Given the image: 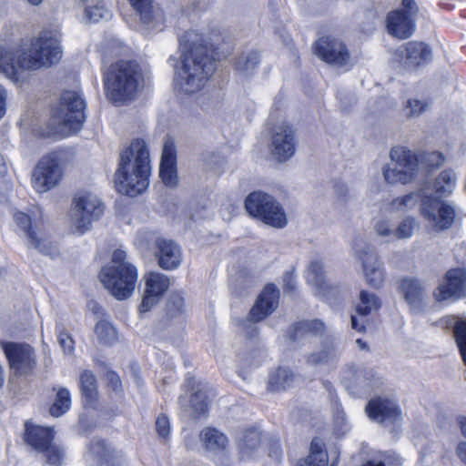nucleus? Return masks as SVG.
Returning a JSON list of instances; mask_svg holds the SVG:
<instances>
[{
    "mask_svg": "<svg viewBox=\"0 0 466 466\" xmlns=\"http://www.w3.org/2000/svg\"><path fill=\"white\" fill-rule=\"evenodd\" d=\"M435 301L440 306L448 305L460 299V293H434Z\"/></svg>",
    "mask_w": 466,
    "mask_h": 466,
    "instance_id": "4d7b16f0",
    "label": "nucleus"
},
{
    "mask_svg": "<svg viewBox=\"0 0 466 466\" xmlns=\"http://www.w3.org/2000/svg\"><path fill=\"white\" fill-rule=\"evenodd\" d=\"M197 36L194 31L187 32L184 35V41L188 43L189 48L183 56L174 81L175 89L187 95L201 90L216 70L211 49L198 43Z\"/></svg>",
    "mask_w": 466,
    "mask_h": 466,
    "instance_id": "f257e3e1",
    "label": "nucleus"
},
{
    "mask_svg": "<svg viewBox=\"0 0 466 466\" xmlns=\"http://www.w3.org/2000/svg\"><path fill=\"white\" fill-rule=\"evenodd\" d=\"M157 248V256L158 265L164 269H174L181 263V251L179 247L172 240L157 238L156 241Z\"/></svg>",
    "mask_w": 466,
    "mask_h": 466,
    "instance_id": "6ab92c4d",
    "label": "nucleus"
},
{
    "mask_svg": "<svg viewBox=\"0 0 466 466\" xmlns=\"http://www.w3.org/2000/svg\"><path fill=\"white\" fill-rule=\"evenodd\" d=\"M5 100H6V91L0 85V118L5 115Z\"/></svg>",
    "mask_w": 466,
    "mask_h": 466,
    "instance_id": "0e129e2a",
    "label": "nucleus"
},
{
    "mask_svg": "<svg viewBox=\"0 0 466 466\" xmlns=\"http://www.w3.org/2000/svg\"><path fill=\"white\" fill-rule=\"evenodd\" d=\"M260 62L259 54L257 51H251L241 55L236 61V69L244 75L251 74Z\"/></svg>",
    "mask_w": 466,
    "mask_h": 466,
    "instance_id": "c9c22d12",
    "label": "nucleus"
},
{
    "mask_svg": "<svg viewBox=\"0 0 466 466\" xmlns=\"http://www.w3.org/2000/svg\"><path fill=\"white\" fill-rule=\"evenodd\" d=\"M366 413L370 419L377 422H394L400 418L398 405L387 399H372L366 406Z\"/></svg>",
    "mask_w": 466,
    "mask_h": 466,
    "instance_id": "f3484780",
    "label": "nucleus"
},
{
    "mask_svg": "<svg viewBox=\"0 0 466 466\" xmlns=\"http://www.w3.org/2000/svg\"><path fill=\"white\" fill-rule=\"evenodd\" d=\"M151 167L149 151L142 139H135L121 153L115 174L116 190L129 197L142 194L149 185Z\"/></svg>",
    "mask_w": 466,
    "mask_h": 466,
    "instance_id": "f03ea898",
    "label": "nucleus"
},
{
    "mask_svg": "<svg viewBox=\"0 0 466 466\" xmlns=\"http://www.w3.org/2000/svg\"><path fill=\"white\" fill-rule=\"evenodd\" d=\"M414 19L403 11L392 12L387 17L388 32L397 38L410 37L414 31Z\"/></svg>",
    "mask_w": 466,
    "mask_h": 466,
    "instance_id": "412c9836",
    "label": "nucleus"
},
{
    "mask_svg": "<svg viewBox=\"0 0 466 466\" xmlns=\"http://www.w3.org/2000/svg\"><path fill=\"white\" fill-rule=\"evenodd\" d=\"M60 160L57 153H50L37 163L32 177L33 187L37 192H46L60 182L62 178Z\"/></svg>",
    "mask_w": 466,
    "mask_h": 466,
    "instance_id": "9d476101",
    "label": "nucleus"
},
{
    "mask_svg": "<svg viewBox=\"0 0 466 466\" xmlns=\"http://www.w3.org/2000/svg\"><path fill=\"white\" fill-rule=\"evenodd\" d=\"M421 213L436 230H444L451 228L456 216L452 206L431 197H425L422 199Z\"/></svg>",
    "mask_w": 466,
    "mask_h": 466,
    "instance_id": "f8f14e48",
    "label": "nucleus"
},
{
    "mask_svg": "<svg viewBox=\"0 0 466 466\" xmlns=\"http://www.w3.org/2000/svg\"><path fill=\"white\" fill-rule=\"evenodd\" d=\"M295 329V337L300 336L303 333H312L314 335H320L325 330V325L322 321L319 319H313V320H303L300 322H298L294 326ZM296 338H294L295 339Z\"/></svg>",
    "mask_w": 466,
    "mask_h": 466,
    "instance_id": "37998d69",
    "label": "nucleus"
},
{
    "mask_svg": "<svg viewBox=\"0 0 466 466\" xmlns=\"http://www.w3.org/2000/svg\"><path fill=\"white\" fill-rule=\"evenodd\" d=\"M248 213L265 224L282 228L287 223V216L281 205L270 195L262 191L250 193L245 200Z\"/></svg>",
    "mask_w": 466,
    "mask_h": 466,
    "instance_id": "6e6552de",
    "label": "nucleus"
},
{
    "mask_svg": "<svg viewBox=\"0 0 466 466\" xmlns=\"http://www.w3.org/2000/svg\"><path fill=\"white\" fill-rule=\"evenodd\" d=\"M199 441L209 451H225L228 446L227 436L216 428L206 427L199 433Z\"/></svg>",
    "mask_w": 466,
    "mask_h": 466,
    "instance_id": "b1692460",
    "label": "nucleus"
},
{
    "mask_svg": "<svg viewBox=\"0 0 466 466\" xmlns=\"http://www.w3.org/2000/svg\"><path fill=\"white\" fill-rule=\"evenodd\" d=\"M162 293H146L139 306V312L146 313L152 309L160 301Z\"/></svg>",
    "mask_w": 466,
    "mask_h": 466,
    "instance_id": "864d4df0",
    "label": "nucleus"
},
{
    "mask_svg": "<svg viewBox=\"0 0 466 466\" xmlns=\"http://www.w3.org/2000/svg\"><path fill=\"white\" fill-rule=\"evenodd\" d=\"M348 375L345 377L352 385L360 388H370L372 386L370 371L363 369L350 368L347 371Z\"/></svg>",
    "mask_w": 466,
    "mask_h": 466,
    "instance_id": "ea45409f",
    "label": "nucleus"
},
{
    "mask_svg": "<svg viewBox=\"0 0 466 466\" xmlns=\"http://www.w3.org/2000/svg\"><path fill=\"white\" fill-rule=\"evenodd\" d=\"M313 49L316 56L333 66L342 67L350 65V52L345 44L339 39L321 37L315 43Z\"/></svg>",
    "mask_w": 466,
    "mask_h": 466,
    "instance_id": "ddd939ff",
    "label": "nucleus"
},
{
    "mask_svg": "<svg viewBox=\"0 0 466 466\" xmlns=\"http://www.w3.org/2000/svg\"><path fill=\"white\" fill-rule=\"evenodd\" d=\"M127 253L116 249L112 254L113 265L102 268L99 279L109 291H134L137 287V271L134 265L126 261Z\"/></svg>",
    "mask_w": 466,
    "mask_h": 466,
    "instance_id": "423d86ee",
    "label": "nucleus"
},
{
    "mask_svg": "<svg viewBox=\"0 0 466 466\" xmlns=\"http://www.w3.org/2000/svg\"><path fill=\"white\" fill-rule=\"evenodd\" d=\"M456 453L460 460L466 464V442H461L458 444Z\"/></svg>",
    "mask_w": 466,
    "mask_h": 466,
    "instance_id": "69168bd1",
    "label": "nucleus"
},
{
    "mask_svg": "<svg viewBox=\"0 0 466 466\" xmlns=\"http://www.w3.org/2000/svg\"><path fill=\"white\" fill-rule=\"evenodd\" d=\"M107 100L118 106L133 102L144 87V74L134 60H118L110 65L103 76Z\"/></svg>",
    "mask_w": 466,
    "mask_h": 466,
    "instance_id": "7ed1b4c3",
    "label": "nucleus"
},
{
    "mask_svg": "<svg viewBox=\"0 0 466 466\" xmlns=\"http://www.w3.org/2000/svg\"><path fill=\"white\" fill-rule=\"evenodd\" d=\"M398 289L401 291H420L428 289V287L417 278L405 277L399 280Z\"/></svg>",
    "mask_w": 466,
    "mask_h": 466,
    "instance_id": "de8ad7c7",
    "label": "nucleus"
},
{
    "mask_svg": "<svg viewBox=\"0 0 466 466\" xmlns=\"http://www.w3.org/2000/svg\"><path fill=\"white\" fill-rule=\"evenodd\" d=\"M379 307L380 301L374 293H360L356 311L360 316H367L372 310L378 309Z\"/></svg>",
    "mask_w": 466,
    "mask_h": 466,
    "instance_id": "79ce46f5",
    "label": "nucleus"
},
{
    "mask_svg": "<svg viewBox=\"0 0 466 466\" xmlns=\"http://www.w3.org/2000/svg\"><path fill=\"white\" fill-rule=\"evenodd\" d=\"M356 256L362 266L366 282L373 289H380L384 282V269L377 252L369 245L357 249Z\"/></svg>",
    "mask_w": 466,
    "mask_h": 466,
    "instance_id": "4468645a",
    "label": "nucleus"
},
{
    "mask_svg": "<svg viewBox=\"0 0 466 466\" xmlns=\"http://www.w3.org/2000/svg\"><path fill=\"white\" fill-rule=\"evenodd\" d=\"M95 332L101 343L112 346L117 341V332L111 323L101 320L98 321L95 328Z\"/></svg>",
    "mask_w": 466,
    "mask_h": 466,
    "instance_id": "f704fd0d",
    "label": "nucleus"
},
{
    "mask_svg": "<svg viewBox=\"0 0 466 466\" xmlns=\"http://www.w3.org/2000/svg\"><path fill=\"white\" fill-rule=\"evenodd\" d=\"M1 347L15 376H27L36 366L34 350L27 344L1 342Z\"/></svg>",
    "mask_w": 466,
    "mask_h": 466,
    "instance_id": "9b49d317",
    "label": "nucleus"
},
{
    "mask_svg": "<svg viewBox=\"0 0 466 466\" xmlns=\"http://www.w3.org/2000/svg\"><path fill=\"white\" fill-rule=\"evenodd\" d=\"M41 452H45V456L47 461L52 465H60L64 457L63 451L56 447L52 446L51 443L47 445L44 451Z\"/></svg>",
    "mask_w": 466,
    "mask_h": 466,
    "instance_id": "3c124183",
    "label": "nucleus"
},
{
    "mask_svg": "<svg viewBox=\"0 0 466 466\" xmlns=\"http://www.w3.org/2000/svg\"><path fill=\"white\" fill-rule=\"evenodd\" d=\"M402 7L401 11L413 19L415 18L419 9L414 0H402Z\"/></svg>",
    "mask_w": 466,
    "mask_h": 466,
    "instance_id": "bf43d9fd",
    "label": "nucleus"
},
{
    "mask_svg": "<svg viewBox=\"0 0 466 466\" xmlns=\"http://www.w3.org/2000/svg\"><path fill=\"white\" fill-rule=\"evenodd\" d=\"M89 451L98 457V466H119V460L106 448L104 441H93Z\"/></svg>",
    "mask_w": 466,
    "mask_h": 466,
    "instance_id": "c85d7f7f",
    "label": "nucleus"
},
{
    "mask_svg": "<svg viewBox=\"0 0 466 466\" xmlns=\"http://www.w3.org/2000/svg\"><path fill=\"white\" fill-rule=\"evenodd\" d=\"M53 436V431L50 428L33 425L30 422L25 423V440L39 451H44L51 443Z\"/></svg>",
    "mask_w": 466,
    "mask_h": 466,
    "instance_id": "5701e85b",
    "label": "nucleus"
},
{
    "mask_svg": "<svg viewBox=\"0 0 466 466\" xmlns=\"http://www.w3.org/2000/svg\"><path fill=\"white\" fill-rule=\"evenodd\" d=\"M398 54L410 67L419 66L432 59L431 47L422 42H408L398 49Z\"/></svg>",
    "mask_w": 466,
    "mask_h": 466,
    "instance_id": "a211bd4d",
    "label": "nucleus"
},
{
    "mask_svg": "<svg viewBox=\"0 0 466 466\" xmlns=\"http://www.w3.org/2000/svg\"><path fill=\"white\" fill-rule=\"evenodd\" d=\"M334 427L337 434L339 436L344 435L348 431L349 425L347 423L344 412L339 411L336 414L334 420Z\"/></svg>",
    "mask_w": 466,
    "mask_h": 466,
    "instance_id": "6e6d98bb",
    "label": "nucleus"
},
{
    "mask_svg": "<svg viewBox=\"0 0 466 466\" xmlns=\"http://www.w3.org/2000/svg\"><path fill=\"white\" fill-rule=\"evenodd\" d=\"M271 153L279 161H285L295 153L296 141L293 128L282 123L273 129L271 137Z\"/></svg>",
    "mask_w": 466,
    "mask_h": 466,
    "instance_id": "2eb2a0df",
    "label": "nucleus"
},
{
    "mask_svg": "<svg viewBox=\"0 0 466 466\" xmlns=\"http://www.w3.org/2000/svg\"><path fill=\"white\" fill-rule=\"evenodd\" d=\"M414 204V196L412 194L398 198L393 201L397 208H408Z\"/></svg>",
    "mask_w": 466,
    "mask_h": 466,
    "instance_id": "680f3d73",
    "label": "nucleus"
},
{
    "mask_svg": "<svg viewBox=\"0 0 466 466\" xmlns=\"http://www.w3.org/2000/svg\"><path fill=\"white\" fill-rule=\"evenodd\" d=\"M86 102L76 91H66L59 106L53 111L43 137L67 136L78 130L85 120Z\"/></svg>",
    "mask_w": 466,
    "mask_h": 466,
    "instance_id": "20e7f679",
    "label": "nucleus"
},
{
    "mask_svg": "<svg viewBox=\"0 0 466 466\" xmlns=\"http://www.w3.org/2000/svg\"><path fill=\"white\" fill-rule=\"evenodd\" d=\"M390 163L382 168L388 184H408L413 181L419 170V158L412 151L398 147L390 153Z\"/></svg>",
    "mask_w": 466,
    "mask_h": 466,
    "instance_id": "0eeeda50",
    "label": "nucleus"
},
{
    "mask_svg": "<svg viewBox=\"0 0 466 466\" xmlns=\"http://www.w3.org/2000/svg\"><path fill=\"white\" fill-rule=\"evenodd\" d=\"M278 305V293H260L250 309V319L253 322L264 319L277 309Z\"/></svg>",
    "mask_w": 466,
    "mask_h": 466,
    "instance_id": "4be33fe9",
    "label": "nucleus"
},
{
    "mask_svg": "<svg viewBox=\"0 0 466 466\" xmlns=\"http://www.w3.org/2000/svg\"><path fill=\"white\" fill-rule=\"evenodd\" d=\"M428 104L418 99H410L406 105V116L416 117L426 111Z\"/></svg>",
    "mask_w": 466,
    "mask_h": 466,
    "instance_id": "09e8293b",
    "label": "nucleus"
},
{
    "mask_svg": "<svg viewBox=\"0 0 466 466\" xmlns=\"http://www.w3.org/2000/svg\"><path fill=\"white\" fill-rule=\"evenodd\" d=\"M445 279L447 281V289L442 287L438 288V291H462L466 289V268H452L450 269Z\"/></svg>",
    "mask_w": 466,
    "mask_h": 466,
    "instance_id": "c756f323",
    "label": "nucleus"
},
{
    "mask_svg": "<svg viewBox=\"0 0 466 466\" xmlns=\"http://www.w3.org/2000/svg\"><path fill=\"white\" fill-rule=\"evenodd\" d=\"M307 281L316 289H321L324 288V266L320 259H313L310 261L306 270Z\"/></svg>",
    "mask_w": 466,
    "mask_h": 466,
    "instance_id": "7c9ffc66",
    "label": "nucleus"
},
{
    "mask_svg": "<svg viewBox=\"0 0 466 466\" xmlns=\"http://www.w3.org/2000/svg\"><path fill=\"white\" fill-rule=\"evenodd\" d=\"M71 405L70 393L66 389H60L56 393L55 402L50 407V413L54 417L64 414Z\"/></svg>",
    "mask_w": 466,
    "mask_h": 466,
    "instance_id": "a19ab883",
    "label": "nucleus"
},
{
    "mask_svg": "<svg viewBox=\"0 0 466 466\" xmlns=\"http://www.w3.org/2000/svg\"><path fill=\"white\" fill-rule=\"evenodd\" d=\"M456 175L451 169L443 170L436 177L433 189L439 197L447 196L452 192L456 185Z\"/></svg>",
    "mask_w": 466,
    "mask_h": 466,
    "instance_id": "cd10ccee",
    "label": "nucleus"
},
{
    "mask_svg": "<svg viewBox=\"0 0 466 466\" xmlns=\"http://www.w3.org/2000/svg\"><path fill=\"white\" fill-rule=\"evenodd\" d=\"M146 289L144 291H167L170 287L167 276L158 272H149L144 277Z\"/></svg>",
    "mask_w": 466,
    "mask_h": 466,
    "instance_id": "473e14b6",
    "label": "nucleus"
},
{
    "mask_svg": "<svg viewBox=\"0 0 466 466\" xmlns=\"http://www.w3.org/2000/svg\"><path fill=\"white\" fill-rule=\"evenodd\" d=\"M329 456L320 439L315 438L310 443V453L299 466H328Z\"/></svg>",
    "mask_w": 466,
    "mask_h": 466,
    "instance_id": "bb28decb",
    "label": "nucleus"
},
{
    "mask_svg": "<svg viewBox=\"0 0 466 466\" xmlns=\"http://www.w3.org/2000/svg\"><path fill=\"white\" fill-rule=\"evenodd\" d=\"M374 230L380 237L388 238L389 241L394 240V229L391 228L388 219H380L374 226Z\"/></svg>",
    "mask_w": 466,
    "mask_h": 466,
    "instance_id": "603ef678",
    "label": "nucleus"
},
{
    "mask_svg": "<svg viewBox=\"0 0 466 466\" xmlns=\"http://www.w3.org/2000/svg\"><path fill=\"white\" fill-rule=\"evenodd\" d=\"M14 220L16 226L24 233L28 244L35 248H41V238L36 231L35 225L33 224L31 218L23 212L14 214Z\"/></svg>",
    "mask_w": 466,
    "mask_h": 466,
    "instance_id": "393cba45",
    "label": "nucleus"
},
{
    "mask_svg": "<svg viewBox=\"0 0 466 466\" xmlns=\"http://www.w3.org/2000/svg\"><path fill=\"white\" fill-rule=\"evenodd\" d=\"M62 58L60 40L56 34L43 32L28 50L19 54L16 64L24 69L37 70L58 63Z\"/></svg>",
    "mask_w": 466,
    "mask_h": 466,
    "instance_id": "39448f33",
    "label": "nucleus"
},
{
    "mask_svg": "<svg viewBox=\"0 0 466 466\" xmlns=\"http://www.w3.org/2000/svg\"><path fill=\"white\" fill-rule=\"evenodd\" d=\"M180 403L185 409L188 408L192 410L190 416H192L194 419H198L201 415H205L208 410L206 396L201 391H197L194 394L190 400L189 405H187L184 402V398H181Z\"/></svg>",
    "mask_w": 466,
    "mask_h": 466,
    "instance_id": "4c0bfd02",
    "label": "nucleus"
},
{
    "mask_svg": "<svg viewBox=\"0 0 466 466\" xmlns=\"http://www.w3.org/2000/svg\"><path fill=\"white\" fill-rule=\"evenodd\" d=\"M338 359V351L333 346H328L318 352H313L307 357V362L311 365H329Z\"/></svg>",
    "mask_w": 466,
    "mask_h": 466,
    "instance_id": "2f4dec72",
    "label": "nucleus"
},
{
    "mask_svg": "<svg viewBox=\"0 0 466 466\" xmlns=\"http://www.w3.org/2000/svg\"><path fill=\"white\" fill-rule=\"evenodd\" d=\"M15 54L12 49L0 47V72L9 78L16 76Z\"/></svg>",
    "mask_w": 466,
    "mask_h": 466,
    "instance_id": "e433bc0d",
    "label": "nucleus"
},
{
    "mask_svg": "<svg viewBox=\"0 0 466 466\" xmlns=\"http://www.w3.org/2000/svg\"><path fill=\"white\" fill-rule=\"evenodd\" d=\"M104 205L99 198L90 192H84L74 198L71 209V223L75 230L83 234L89 230L93 221L104 213Z\"/></svg>",
    "mask_w": 466,
    "mask_h": 466,
    "instance_id": "1a4fd4ad",
    "label": "nucleus"
},
{
    "mask_svg": "<svg viewBox=\"0 0 466 466\" xmlns=\"http://www.w3.org/2000/svg\"><path fill=\"white\" fill-rule=\"evenodd\" d=\"M80 387L84 398L88 403L96 400L97 389L95 375L91 371H84L80 377Z\"/></svg>",
    "mask_w": 466,
    "mask_h": 466,
    "instance_id": "72a5a7b5",
    "label": "nucleus"
},
{
    "mask_svg": "<svg viewBox=\"0 0 466 466\" xmlns=\"http://www.w3.org/2000/svg\"><path fill=\"white\" fill-rule=\"evenodd\" d=\"M282 288L285 291H292L296 288V279L293 272L287 271L282 276Z\"/></svg>",
    "mask_w": 466,
    "mask_h": 466,
    "instance_id": "13d9d810",
    "label": "nucleus"
},
{
    "mask_svg": "<svg viewBox=\"0 0 466 466\" xmlns=\"http://www.w3.org/2000/svg\"><path fill=\"white\" fill-rule=\"evenodd\" d=\"M351 328L360 332H362L365 329V325L363 322H360L355 316H352L351 317Z\"/></svg>",
    "mask_w": 466,
    "mask_h": 466,
    "instance_id": "774afa93",
    "label": "nucleus"
},
{
    "mask_svg": "<svg viewBox=\"0 0 466 466\" xmlns=\"http://www.w3.org/2000/svg\"><path fill=\"white\" fill-rule=\"evenodd\" d=\"M183 303L182 299L177 295L174 294L172 297V303L171 305H167L168 311L171 312L173 310V308H175L176 311H180L182 309Z\"/></svg>",
    "mask_w": 466,
    "mask_h": 466,
    "instance_id": "e2e57ef3",
    "label": "nucleus"
},
{
    "mask_svg": "<svg viewBox=\"0 0 466 466\" xmlns=\"http://www.w3.org/2000/svg\"><path fill=\"white\" fill-rule=\"evenodd\" d=\"M454 337L463 362L466 365V319L460 318L455 322Z\"/></svg>",
    "mask_w": 466,
    "mask_h": 466,
    "instance_id": "a18cd8bd",
    "label": "nucleus"
},
{
    "mask_svg": "<svg viewBox=\"0 0 466 466\" xmlns=\"http://www.w3.org/2000/svg\"><path fill=\"white\" fill-rule=\"evenodd\" d=\"M59 343L66 353L69 354L73 351L74 342L68 334H61L59 337Z\"/></svg>",
    "mask_w": 466,
    "mask_h": 466,
    "instance_id": "052dcab7",
    "label": "nucleus"
},
{
    "mask_svg": "<svg viewBox=\"0 0 466 466\" xmlns=\"http://www.w3.org/2000/svg\"><path fill=\"white\" fill-rule=\"evenodd\" d=\"M261 434L255 429L244 431L238 441V457L242 461L255 460L260 450Z\"/></svg>",
    "mask_w": 466,
    "mask_h": 466,
    "instance_id": "aec40b11",
    "label": "nucleus"
},
{
    "mask_svg": "<svg viewBox=\"0 0 466 466\" xmlns=\"http://www.w3.org/2000/svg\"><path fill=\"white\" fill-rule=\"evenodd\" d=\"M299 378L288 368L277 369L268 379V388L271 390H280L291 387Z\"/></svg>",
    "mask_w": 466,
    "mask_h": 466,
    "instance_id": "a878e982",
    "label": "nucleus"
},
{
    "mask_svg": "<svg viewBox=\"0 0 466 466\" xmlns=\"http://www.w3.org/2000/svg\"><path fill=\"white\" fill-rule=\"evenodd\" d=\"M404 299L414 312H420L425 308L423 293H404Z\"/></svg>",
    "mask_w": 466,
    "mask_h": 466,
    "instance_id": "8fccbe9b",
    "label": "nucleus"
},
{
    "mask_svg": "<svg viewBox=\"0 0 466 466\" xmlns=\"http://www.w3.org/2000/svg\"><path fill=\"white\" fill-rule=\"evenodd\" d=\"M143 24L148 25L154 18L153 0H128Z\"/></svg>",
    "mask_w": 466,
    "mask_h": 466,
    "instance_id": "58836bf2",
    "label": "nucleus"
},
{
    "mask_svg": "<svg viewBox=\"0 0 466 466\" xmlns=\"http://www.w3.org/2000/svg\"><path fill=\"white\" fill-rule=\"evenodd\" d=\"M156 430L157 435L163 439V441H167L170 432V424L167 416L159 415L156 420Z\"/></svg>",
    "mask_w": 466,
    "mask_h": 466,
    "instance_id": "5fc2aeb1",
    "label": "nucleus"
},
{
    "mask_svg": "<svg viewBox=\"0 0 466 466\" xmlns=\"http://www.w3.org/2000/svg\"><path fill=\"white\" fill-rule=\"evenodd\" d=\"M159 177L166 186L173 187L177 185V152L174 141L167 137L164 142Z\"/></svg>",
    "mask_w": 466,
    "mask_h": 466,
    "instance_id": "dca6fc26",
    "label": "nucleus"
},
{
    "mask_svg": "<svg viewBox=\"0 0 466 466\" xmlns=\"http://www.w3.org/2000/svg\"><path fill=\"white\" fill-rule=\"evenodd\" d=\"M416 226L415 220L411 218H404L398 228L394 229V239L409 238L412 236L414 228Z\"/></svg>",
    "mask_w": 466,
    "mask_h": 466,
    "instance_id": "49530a36",
    "label": "nucleus"
},
{
    "mask_svg": "<svg viewBox=\"0 0 466 466\" xmlns=\"http://www.w3.org/2000/svg\"><path fill=\"white\" fill-rule=\"evenodd\" d=\"M85 14L86 19L89 23H97L111 18V12L102 5H86Z\"/></svg>",
    "mask_w": 466,
    "mask_h": 466,
    "instance_id": "c03bdc74",
    "label": "nucleus"
},
{
    "mask_svg": "<svg viewBox=\"0 0 466 466\" xmlns=\"http://www.w3.org/2000/svg\"><path fill=\"white\" fill-rule=\"evenodd\" d=\"M361 466H384V461L380 458H371L367 460Z\"/></svg>",
    "mask_w": 466,
    "mask_h": 466,
    "instance_id": "338daca9",
    "label": "nucleus"
}]
</instances>
